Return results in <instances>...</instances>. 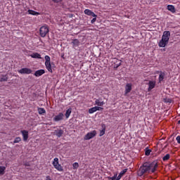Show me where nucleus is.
I'll return each instance as SVG.
<instances>
[{
  "label": "nucleus",
  "instance_id": "1",
  "mask_svg": "<svg viewBox=\"0 0 180 180\" xmlns=\"http://www.w3.org/2000/svg\"><path fill=\"white\" fill-rule=\"evenodd\" d=\"M158 168V162L157 161H153L152 162H145L140 167L137 171L138 176H143L144 174H154Z\"/></svg>",
  "mask_w": 180,
  "mask_h": 180
},
{
  "label": "nucleus",
  "instance_id": "2",
  "mask_svg": "<svg viewBox=\"0 0 180 180\" xmlns=\"http://www.w3.org/2000/svg\"><path fill=\"white\" fill-rule=\"evenodd\" d=\"M169 37H171V32L164 31L162 39L158 43L159 47H165L169 42Z\"/></svg>",
  "mask_w": 180,
  "mask_h": 180
},
{
  "label": "nucleus",
  "instance_id": "3",
  "mask_svg": "<svg viewBox=\"0 0 180 180\" xmlns=\"http://www.w3.org/2000/svg\"><path fill=\"white\" fill-rule=\"evenodd\" d=\"M52 165H53L55 169H57V171H59V172H63V171H64L63 166H61L60 162H58V158H55L53 159V161L52 162Z\"/></svg>",
  "mask_w": 180,
  "mask_h": 180
},
{
  "label": "nucleus",
  "instance_id": "4",
  "mask_svg": "<svg viewBox=\"0 0 180 180\" xmlns=\"http://www.w3.org/2000/svg\"><path fill=\"white\" fill-rule=\"evenodd\" d=\"M49 25H46L41 26L39 29V34L41 37H46V36L49 34Z\"/></svg>",
  "mask_w": 180,
  "mask_h": 180
},
{
  "label": "nucleus",
  "instance_id": "5",
  "mask_svg": "<svg viewBox=\"0 0 180 180\" xmlns=\"http://www.w3.org/2000/svg\"><path fill=\"white\" fill-rule=\"evenodd\" d=\"M45 66L46 70L49 71V72H53V69L51 68V59L50 58V56H45Z\"/></svg>",
  "mask_w": 180,
  "mask_h": 180
},
{
  "label": "nucleus",
  "instance_id": "6",
  "mask_svg": "<svg viewBox=\"0 0 180 180\" xmlns=\"http://www.w3.org/2000/svg\"><path fill=\"white\" fill-rule=\"evenodd\" d=\"M96 131L94 130L90 132H88L84 137V140H91V139H94L96 136Z\"/></svg>",
  "mask_w": 180,
  "mask_h": 180
},
{
  "label": "nucleus",
  "instance_id": "7",
  "mask_svg": "<svg viewBox=\"0 0 180 180\" xmlns=\"http://www.w3.org/2000/svg\"><path fill=\"white\" fill-rule=\"evenodd\" d=\"M132 86L133 85L131 83H127L125 85L124 96H127V94L131 92Z\"/></svg>",
  "mask_w": 180,
  "mask_h": 180
},
{
  "label": "nucleus",
  "instance_id": "8",
  "mask_svg": "<svg viewBox=\"0 0 180 180\" xmlns=\"http://www.w3.org/2000/svg\"><path fill=\"white\" fill-rule=\"evenodd\" d=\"M18 72H19V74H27V75H29V74H32V69L28 68H23L19 70Z\"/></svg>",
  "mask_w": 180,
  "mask_h": 180
},
{
  "label": "nucleus",
  "instance_id": "9",
  "mask_svg": "<svg viewBox=\"0 0 180 180\" xmlns=\"http://www.w3.org/2000/svg\"><path fill=\"white\" fill-rule=\"evenodd\" d=\"M148 91L150 92L151 90L155 88V81H149L148 84Z\"/></svg>",
  "mask_w": 180,
  "mask_h": 180
},
{
  "label": "nucleus",
  "instance_id": "10",
  "mask_svg": "<svg viewBox=\"0 0 180 180\" xmlns=\"http://www.w3.org/2000/svg\"><path fill=\"white\" fill-rule=\"evenodd\" d=\"M54 134L57 137H61L64 134V130L61 129H57L54 131Z\"/></svg>",
  "mask_w": 180,
  "mask_h": 180
},
{
  "label": "nucleus",
  "instance_id": "11",
  "mask_svg": "<svg viewBox=\"0 0 180 180\" xmlns=\"http://www.w3.org/2000/svg\"><path fill=\"white\" fill-rule=\"evenodd\" d=\"M85 15H88V16H92L93 18H96V14L95 13L92 12V11L89 9H85L84 10Z\"/></svg>",
  "mask_w": 180,
  "mask_h": 180
},
{
  "label": "nucleus",
  "instance_id": "12",
  "mask_svg": "<svg viewBox=\"0 0 180 180\" xmlns=\"http://www.w3.org/2000/svg\"><path fill=\"white\" fill-rule=\"evenodd\" d=\"M21 133H22L24 141H27V139H29V131L26 130H22L21 131Z\"/></svg>",
  "mask_w": 180,
  "mask_h": 180
},
{
  "label": "nucleus",
  "instance_id": "13",
  "mask_svg": "<svg viewBox=\"0 0 180 180\" xmlns=\"http://www.w3.org/2000/svg\"><path fill=\"white\" fill-rule=\"evenodd\" d=\"M45 73H46V70L41 69V70L35 71L34 75L35 77H41V75H43V74H45Z\"/></svg>",
  "mask_w": 180,
  "mask_h": 180
},
{
  "label": "nucleus",
  "instance_id": "14",
  "mask_svg": "<svg viewBox=\"0 0 180 180\" xmlns=\"http://www.w3.org/2000/svg\"><path fill=\"white\" fill-rule=\"evenodd\" d=\"M101 130H100V137H102L105 134V132L106 131V125L105 124H101Z\"/></svg>",
  "mask_w": 180,
  "mask_h": 180
},
{
  "label": "nucleus",
  "instance_id": "15",
  "mask_svg": "<svg viewBox=\"0 0 180 180\" xmlns=\"http://www.w3.org/2000/svg\"><path fill=\"white\" fill-rule=\"evenodd\" d=\"M101 109H103L101 107L95 106L89 110V113H95L96 110H101Z\"/></svg>",
  "mask_w": 180,
  "mask_h": 180
},
{
  "label": "nucleus",
  "instance_id": "16",
  "mask_svg": "<svg viewBox=\"0 0 180 180\" xmlns=\"http://www.w3.org/2000/svg\"><path fill=\"white\" fill-rule=\"evenodd\" d=\"M159 72V82H162L164 81V78H165V72L160 71Z\"/></svg>",
  "mask_w": 180,
  "mask_h": 180
},
{
  "label": "nucleus",
  "instance_id": "17",
  "mask_svg": "<svg viewBox=\"0 0 180 180\" xmlns=\"http://www.w3.org/2000/svg\"><path fill=\"white\" fill-rule=\"evenodd\" d=\"M63 116L64 115L63 113H60L53 118V120L55 122H60V120H63Z\"/></svg>",
  "mask_w": 180,
  "mask_h": 180
},
{
  "label": "nucleus",
  "instance_id": "18",
  "mask_svg": "<svg viewBox=\"0 0 180 180\" xmlns=\"http://www.w3.org/2000/svg\"><path fill=\"white\" fill-rule=\"evenodd\" d=\"M95 103L97 106H103L105 105V102L102 101V98L96 99Z\"/></svg>",
  "mask_w": 180,
  "mask_h": 180
},
{
  "label": "nucleus",
  "instance_id": "19",
  "mask_svg": "<svg viewBox=\"0 0 180 180\" xmlns=\"http://www.w3.org/2000/svg\"><path fill=\"white\" fill-rule=\"evenodd\" d=\"M126 172H127V169H124L122 171H121L120 173L119 174L118 176H117L116 180L122 179V176H123V175H124V174H126Z\"/></svg>",
  "mask_w": 180,
  "mask_h": 180
},
{
  "label": "nucleus",
  "instance_id": "20",
  "mask_svg": "<svg viewBox=\"0 0 180 180\" xmlns=\"http://www.w3.org/2000/svg\"><path fill=\"white\" fill-rule=\"evenodd\" d=\"M30 57H32V58L41 59V55H40V53H39L37 52H35V53H33L32 54H31Z\"/></svg>",
  "mask_w": 180,
  "mask_h": 180
},
{
  "label": "nucleus",
  "instance_id": "21",
  "mask_svg": "<svg viewBox=\"0 0 180 180\" xmlns=\"http://www.w3.org/2000/svg\"><path fill=\"white\" fill-rule=\"evenodd\" d=\"M27 13L29 15H32L33 16H39L40 15V13L30 9L27 11Z\"/></svg>",
  "mask_w": 180,
  "mask_h": 180
},
{
  "label": "nucleus",
  "instance_id": "22",
  "mask_svg": "<svg viewBox=\"0 0 180 180\" xmlns=\"http://www.w3.org/2000/svg\"><path fill=\"white\" fill-rule=\"evenodd\" d=\"M72 44L73 47H78V46H79V40L77 39H72Z\"/></svg>",
  "mask_w": 180,
  "mask_h": 180
},
{
  "label": "nucleus",
  "instance_id": "23",
  "mask_svg": "<svg viewBox=\"0 0 180 180\" xmlns=\"http://www.w3.org/2000/svg\"><path fill=\"white\" fill-rule=\"evenodd\" d=\"M163 102H165V103H167V105H171V103H174V101L172 100V98H165L163 99Z\"/></svg>",
  "mask_w": 180,
  "mask_h": 180
},
{
  "label": "nucleus",
  "instance_id": "24",
  "mask_svg": "<svg viewBox=\"0 0 180 180\" xmlns=\"http://www.w3.org/2000/svg\"><path fill=\"white\" fill-rule=\"evenodd\" d=\"M167 9L172 12V13H175L176 11H175V6H172V5H168L167 6Z\"/></svg>",
  "mask_w": 180,
  "mask_h": 180
},
{
  "label": "nucleus",
  "instance_id": "25",
  "mask_svg": "<svg viewBox=\"0 0 180 180\" xmlns=\"http://www.w3.org/2000/svg\"><path fill=\"white\" fill-rule=\"evenodd\" d=\"M1 82H6L8 81V75H2L1 79H0Z\"/></svg>",
  "mask_w": 180,
  "mask_h": 180
},
{
  "label": "nucleus",
  "instance_id": "26",
  "mask_svg": "<svg viewBox=\"0 0 180 180\" xmlns=\"http://www.w3.org/2000/svg\"><path fill=\"white\" fill-rule=\"evenodd\" d=\"M5 169H6L5 166H0V175H4V174H5Z\"/></svg>",
  "mask_w": 180,
  "mask_h": 180
},
{
  "label": "nucleus",
  "instance_id": "27",
  "mask_svg": "<svg viewBox=\"0 0 180 180\" xmlns=\"http://www.w3.org/2000/svg\"><path fill=\"white\" fill-rule=\"evenodd\" d=\"M169 158H171V155L167 154L166 155H165L162 158V161H168V160H169Z\"/></svg>",
  "mask_w": 180,
  "mask_h": 180
},
{
  "label": "nucleus",
  "instance_id": "28",
  "mask_svg": "<svg viewBox=\"0 0 180 180\" xmlns=\"http://www.w3.org/2000/svg\"><path fill=\"white\" fill-rule=\"evenodd\" d=\"M38 113H46V110L43 108H38Z\"/></svg>",
  "mask_w": 180,
  "mask_h": 180
},
{
  "label": "nucleus",
  "instance_id": "29",
  "mask_svg": "<svg viewBox=\"0 0 180 180\" xmlns=\"http://www.w3.org/2000/svg\"><path fill=\"white\" fill-rule=\"evenodd\" d=\"M73 169H77V168L79 167V165L78 162H75L72 164Z\"/></svg>",
  "mask_w": 180,
  "mask_h": 180
},
{
  "label": "nucleus",
  "instance_id": "30",
  "mask_svg": "<svg viewBox=\"0 0 180 180\" xmlns=\"http://www.w3.org/2000/svg\"><path fill=\"white\" fill-rule=\"evenodd\" d=\"M20 141H22V139H20V137H16V138L14 139L13 143H20Z\"/></svg>",
  "mask_w": 180,
  "mask_h": 180
},
{
  "label": "nucleus",
  "instance_id": "31",
  "mask_svg": "<svg viewBox=\"0 0 180 180\" xmlns=\"http://www.w3.org/2000/svg\"><path fill=\"white\" fill-rule=\"evenodd\" d=\"M122 65V60H120V63L115 65L114 68H119L120 66Z\"/></svg>",
  "mask_w": 180,
  "mask_h": 180
},
{
  "label": "nucleus",
  "instance_id": "32",
  "mask_svg": "<svg viewBox=\"0 0 180 180\" xmlns=\"http://www.w3.org/2000/svg\"><path fill=\"white\" fill-rule=\"evenodd\" d=\"M151 153V150L148 149L145 151V155H150V154Z\"/></svg>",
  "mask_w": 180,
  "mask_h": 180
},
{
  "label": "nucleus",
  "instance_id": "33",
  "mask_svg": "<svg viewBox=\"0 0 180 180\" xmlns=\"http://www.w3.org/2000/svg\"><path fill=\"white\" fill-rule=\"evenodd\" d=\"M96 22V17H94L91 20V23L92 25H94V23H95Z\"/></svg>",
  "mask_w": 180,
  "mask_h": 180
},
{
  "label": "nucleus",
  "instance_id": "34",
  "mask_svg": "<svg viewBox=\"0 0 180 180\" xmlns=\"http://www.w3.org/2000/svg\"><path fill=\"white\" fill-rule=\"evenodd\" d=\"M72 108H69L67 110H66V113H72Z\"/></svg>",
  "mask_w": 180,
  "mask_h": 180
},
{
  "label": "nucleus",
  "instance_id": "35",
  "mask_svg": "<svg viewBox=\"0 0 180 180\" xmlns=\"http://www.w3.org/2000/svg\"><path fill=\"white\" fill-rule=\"evenodd\" d=\"M176 140L178 144H180V136H177L176 137Z\"/></svg>",
  "mask_w": 180,
  "mask_h": 180
},
{
  "label": "nucleus",
  "instance_id": "36",
  "mask_svg": "<svg viewBox=\"0 0 180 180\" xmlns=\"http://www.w3.org/2000/svg\"><path fill=\"white\" fill-rule=\"evenodd\" d=\"M110 179H111L112 180L117 179V174H115L112 177H110Z\"/></svg>",
  "mask_w": 180,
  "mask_h": 180
},
{
  "label": "nucleus",
  "instance_id": "37",
  "mask_svg": "<svg viewBox=\"0 0 180 180\" xmlns=\"http://www.w3.org/2000/svg\"><path fill=\"white\" fill-rule=\"evenodd\" d=\"M63 0H52L53 2H54L55 4H58L60 2H61Z\"/></svg>",
  "mask_w": 180,
  "mask_h": 180
},
{
  "label": "nucleus",
  "instance_id": "38",
  "mask_svg": "<svg viewBox=\"0 0 180 180\" xmlns=\"http://www.w3.org/2000/svg\"><path fill=\"white\" fill-rule=\"evenodd\" d=\"M70 115H71V114L70 113H65L66 119H68L70 117Z\"/></svg>",
  "mask_w": 180,
  "mask_h": 180
},
{
  "label": "nucleus",
  "instance_id": "39",
  "mask_svg": "<svg viewBox=\"0 0 180 180\" xmlns=\"http://www.w3.org/2000/svg\"><path fill=\"white\" fill-rule=\"evenodd\" d=\"M46 180H52L51 178H50V176H46Z\"/></svg>",
  "mask_w": 180,
  "mask_h": 180
},
{
  "label": "nucleus",
  "instance_id": "40",
  "mask_svg": "<svg viewBox=\"0 0 180 180\" xmlns=\"http://www.w3.org/2000/svg\"><path fill=\"white\" fill-rule=\"evenodd\" d=\"M178 124H180V120L178 121Z\"/></svg>",
  "mask_w": 180,
  "mask_h": 180
},
{
  "label": "nucleus",
  "instance_id": "41",
  "mask_svg": "<svg viewBox=\"0 0 180 180\" xmlns=\"http://www.w3.org/2000/svg\"><path fill=\"white\" fill-rule=\"evenodd\" d=\"M108 180H112V179H110V177H108Z\"/></svg>",
  "mask_w": 180,
  "mask_h": 180
}]
</instances>
